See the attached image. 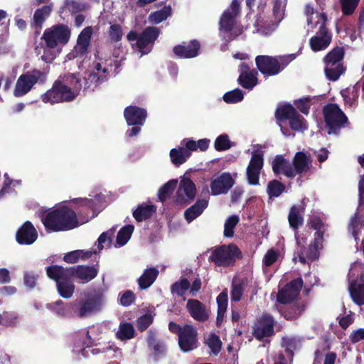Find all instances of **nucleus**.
Segmentation results:
<instances>
[{
  "instance_id": "c03bdc74",
  "label": "nucleus",
  "mask_w": 364,
  "mask_h": 364,
  "mask_svg": "<svg viewBox=\"0 0 364 364\" xmlns=\"http://www.w3.org/2000/svg\"><path fill=\"white\" fill-rule=\"evenodd\" d=\"M302 209L301 206H293L289 211L288 219L289 225L293 229H296L303 223Z\"/></svg>"
},
{
  "instance_id": "393cba45",
  "label": "nucleus",
  "mask_w": 364,
  "mask_h": 364,
  "mask_svg": "<svg viewBox=\"0 0 364 364\" xmlns=\"http://www.w3.org/2000/svg\"><path fill=\"white\" fill-rule=\"evenodd\" d=\"M16 240L21 245H31L38 238V233L29 221L26 222L16 232Z\"/></svg>"
},
{
  "instance_id": "c756f323",
  "label": "nucleus",
  "mask_w": 364,
  "mask_h": 364,
  "mask_svg": "<svg viewBox=\"0 0 364 364\" xmlns=\"http://www.w3.org/2000/svg\"><path fill=\"white\" fill-rule=\"evenodd\" d=\"M199 48V43L196 41H192L188 44L175 46L173 52L181 58H191L198 55Z\"/></svg>"
},
{
  "instance_id": "5701e85b",
  "label": "nucleus",
  "mask_w": 364,
  "mask_h": 364,
  "mask_svg": "<svg viewBox=\"0 0 364 364\" xmlns=\"http://www.w3.org/2000/svg\"><path fill=\"white\" fill-rule=\"evenodd\" d=\"M274 331V320L269 315H262L255 325L253 334L258 340L272 335Z\"/></svg>"
},
{
  "instance_id": "b1692460",
  "label": "nucleus",
  "mask_w": 364,
  "mask_h": 364,
  "mask_svg": "<svg viewBox=\"0 0 364 364\" xmlns=\"http://www.w3.org/2000/svg\"><path fill=\"white\" fill-rule=\"evenodd\" d=\"M117 348L114 347L111 344H108L106 347L95 348L91 350L90 348L82 346L80 344V342H78L77 343H75L73 352L75 354L77 359L80 360L82 358L88 356L89 352H92V354L106 353H107L108 358L116 357L117 355H115L114 354Z\"/></svg>"
},
{
  "instance_id": "bf43d9fd",
  "label": "nucleus",
  "mask_w": 364,
  "mask_h": 364,
  "mask_svg": "<svg viewBox=\"0 0 364 364\" xmlns=\"http://www.w3.org/2000/svg\"><path fill=\"white\" fill-rule=\"evenodd\" d=\"M190 287V284L188 279H181L175 282L171 286V292L178 296H183L186 291Z\"/></svg>"
},
{
  "instance_id": "3c124183",
  "label": "nucleus",
  "mask_w": 364,
  "mask_h": 364,
  "mask_svg": "<svg viewBox=\"0 0 364 364\" xmlns=\"http://www.w3.org/2000/svg\"><path fill=\"white\" fill-rule=\"evenodd\" d=\"M177 186L176 180H171L165 183L158 193L159 198L161 201L166 200L173 192Z\"/></svg>"
},
{
  "instance_id": "72a5a7b5",
  "label": "nucleus",
  "mask_w": 364,
  "mask_h": 364,
  "mask_svg": "<svg viewBox=\"0 0 364 364\" xmlns=\"http://www.w3.org/2000/svg\"><path fill=\"white\" fill-rule=\"evenodd\" d=\"M169 156L172 164L179 166L190 157L191 152L182 144L181 141L177 148H173L170 151Z\"/></svg>"
},
{
  "instance_id": "473e14b6",
  "label": "nucleus",
  "mask_w": 364,
  "mask_h": 364,
  "mask_svg": "<svg viewBox=\"0 0 364 364\" xmlns=\"http://www.w3.org/2000/svg\"><path fill=\"white\" fill-rule=\"evenodd\" d=\"M348 290L353 302L358 305L364 304V280L348 282Z\"/></svg>"
},
{
  "instance_id": "864d4df0",
  "label": "nucleus",
  "mask_w": 364,
  "mask_h": 364,
  "mask_svg": "<svg viewBox=\"0 0 364 364\" xmlns=\"http://www.w3.org/2000/svg\"><path fill=\"white\" fill-rule=\"evenodd\" d=\"M284 185L277 180L270 181L267 186V193L269 198L278 197L284 191Z\"/></svg>"
},
{
  "instance_id": "a211bd4d",
  "label": "nucleus",
  "mask_w": 364,
  "mask_h": 364,
  "mask_svg": "<svg viewBox=\"0 0 364 364\" xmlns=\"http://www.w3.org/2000/svg\"><path fill=\"white\" fill-rule=\"evenodd\" d=\"M42 73L38 70H34L32 73H27L21 75L17 80L14 95L16 97H20L30 92L33 85L38 81Z\"/></svg>"
},
{
  "instance_id": "6e6d98bb",
  "label": "nucleus",
  "mask_w": 364,
  "mask_h": 364,
  "mask_svg": "<svg viewBox=\"0 0 364 364\" xmlns=\"http://www.w3.org/2000/svg\"><path fill=\"white\" fill-rule=\"evenodd\" d=\"M239 222L237 215H231L227 218L224 225V235L228 237H232L234 228Z\"/></svg>"
},
{
  "instance_id": "2eb2a0df",
  "label": "nucleus",
  "mask_w": 364,
  "mask_h": 364,
  "mask_svg": "<svg viewBox=\"0 0 364 364\" xmlns=\"http://www.w3.org/2000/svg\"><path fill=\"white\" fill-rule=\"evenodd\" d=\"M196 191L195 183L188 176L183 175L180 179L175 201L180 205H186L195 198Z\"/></svg>"
},
{
  "instance_id": "9d476101",
  "label": "nucleus",
  "mask_w": 364,
  "mask_h": 364,
  "mask_svg": "<svg viewBox=\"0 0 364 364\" xmlns=\"http://www.w3.org/2000/svg\"><path fill=\"white\" fill-rule=\"evenodd\" d=\"M159 31L156 27H148L139 36L136 31H130L127 38L134 48L135 46L141 53V56L149 53L152 49L154 41L157 38Z\"/></svg>"
},
{
  "instance_id": "9b49d317",
  "label": "nucleus",
  "mask_w": 364,
  "mask_h": 364,
  "mask_svg": "<svg viewBox=\"0 0 364 364\" xmlns=\"http://www.w3.org/2000/svg\"><path fill=\"white\" fill-rule=\"evenodd\" d=\"M276 118L283 134H286L282 126V122L286 119L289 121L291 128L297 132H303L307 129L306 120L299 115L290 105H284L277 108L275 112Z\"/></svg>"
},
{
  "instance_id": "7ed1b4c3",
  "label": "nucleus",
  "mask_w": 364,
  "mask_h": 364,
  "mask_svg": "<svg viewBox=\"0 0 364 364\" xmlns=\"http://www.w3.org/2000/svg\"><path fill=\"white\" fill-rule=\"evenodd\" d=\"M82 87V80L75 74L65 75L61 80L56 81L52 88L41 95L45 103L54 105L73 100Z\"/></svg>"
},
{
  "instance_id": "49530a36",
  "label": "nucleus",
  "mask_w": 364,
  "mask_h": 364,
  "mask_svg": "<svg viewBox=\"0 0 364 364\" xmlns=\"http://www.w3.org/2000/svg\"><path fill=\"white\" fill-rule=\"evenodd\" d=\"M92 254V251L77 250L67 253L64 256L63 259L67 263L73 264L77 262L80 259H87L90 257Z\"/></svg>"
},
{
  "instance_id": "09e8293b",
  "label": "nucleus",
  "mask_w": 364,
  "mask_h": 364,
  "mask_svg": "<svg viewBox=\"0 0 364 364\" xmlns=\"http://www.w3.org/2000/svg\"><path fill=\"white\" fill-rule=\"evenodd\" d=\"M218 304V323L223 318L224 314L228 306V294L226 292L220 293L217 297Z\"/></svg>"
},
{
  "instance_id": "79ce46f5",
  "label": "nucleus",
  "mask_w": 364,
  "mask_h": 364,
  "mask_svg": "<svg viewBox=\"0 0 364 364\" xmlns=\"http://www.w3.org/2000/svg\"><path fill=\"white\" fill-rule=\"evenodd\" d=\"M134 230V227L132 225H127L122 228L118 232L116 240V247H122L126 245Z\"/></svg>"
},
{
  "instance_id": "4d7b16f0",
  "label": "nucleus",
  "mask_w": 364,
  "mask_h": 364,
  "mask_svg": "<svg viewBox=\"0 0 364 364\" xmlns=\"http://www.w3.org/2000/svg\"><path fill=\"white\" fill-rule=\"evenodd\" d=\"M278 26L279 24L274 21L268 25H259L257 23L255 26V29L253 31V33H257L262 36H267L271 35L277 29Z\"/></svg>"
},
{
  "instance_id": "4be33fe9",
  "label": "nucleus",
  "mask_w": 364,
  "mask_h": 364,
  "mask_svg": "<svg viewBox=\"0 0 364 364\" xmlns=\"http://www.w3.org/2000/svg\"><path fill=\"white\" fill-rule=\"evenodd\" d=\"M92 34V29L90 26L82 31L78 36L77 45L73 50L68 55L70 60L75 58H81L86 53L90 46Z\"/></svg>"
},
{
  "instance_id": "a878e982",
  "label": "nucleus",
  "mask_w": 364,
  "mask_h": 364,
  "mask_svg": "<svg viewBox=\"0 0 364 364\" xmlns=\"http://www.w3.org/2000/svg\"><path fill=\"white\" fill-rule=\"evenodd\" d=\"M124 115L128 125L142 126L146 118V112L144 109L129 106L124 109Z\"/></svg>"
},
{
  "instance_id": "e2e57ef3",
  "label": "nucleus",
  "mask_w": 364,
  "mask_h": 364,
  "mask_svg": "<svg viewBox=\"0 0 364 364\" xmlns=\"http://www.w3.org/2000/svg\"><path fill=\"white\" fill-rule=\"evenodd\" d=\"M114 230H115L112 228L107 230V232H102L100 235L97 240V242L96 244L97 249L99 250H102L104 248L105 245H107L110 243V238L113 235Z\"/></svg>"
},
{
  "instance_id": "37998d69",
  "label": "nucleus",
  "mask_w": 364,
  "mask_h": 364,
  "mask_svg": "<svg viewBox=\"0 0 364 364\" xmlns=\"http://www.w3.org/2000/svg\"><path fill=\"white\" fill-rule=\"evenodd\" d=\"M364 265L359 262H355L351 264L348 279L350 282H358L359 280H363L364 276Z\"/></svg>"
},
{
  "instance_id": "a19ab883",
  "label": "nucleus",
  "mask_w": 364,
  "mask_h": 364,
  "mask_svg": "<svg viewBox=\"0 0 364 364\" xmlns=\"http://www.w3.org/2000/svg\"><path fill=\"white\" fill-rule=\"evenodd\" d=\"M210 143V140L208 139H202L198 141H193L190 139H184L182 140V144L186 146L187 150L191 153L194 151H205Z\"/></svg>"
},
{
  "instance_id": "13d9d810",
  "label": "nucleus",
  "mask_w": 364,
  "mask_h": 364,
  "mask_svg": "<svg viewBox=\"0 0 364 364\" xmlns=\"http://www.w3.org/2000/svg\"><path fill=\"white\" fill-rule=\"evenodd\" d=\"M244 289L245 285L242 282L234 279L230 292L231 300L232 301H239L241 299Z\"/></svg>"
},
{
  "instance_id": "39448f33",
  "label": "nucleus",
  "mask_w": 364,
  "mask_h": 364,
  "mask_svg": "<svg viewBox=\"0 0 364 364\" xmlns=\"http://www.w3.org/2000/svg\"><path fill=\"white\" fill-rule=\"evenodd\" d=\"M111 59L105 53L97 51L86 75L83 78L84 89L94 90L109 76Z\"/></svg>"
},
{
  "instance_id": "412c9836",
  "label": "nucleus",
  "mask_w": 364,
  "mask_h": 364,
  "mask_svg": "<svg viewBox=\"0 0 364 364\" xmlns=\"http://www.w3.org/2000/svg\"><path fill=\"white\" fill-rule=\"evenodd\" d=\"M303 281L300 278L287 284L283 289L279 291L277 301L284 304L293 301L298 296Z\"/></svg>"
},
{
  "instance_id": "5fc2aeb1",
  "label": "nucleus",
  "mask_w": 364,
  "mask_h": 364,
  "mask_svg": "<svg viewBox=\"0 0 364 364\" xmlns=\"http://www.w3.org/2000/svg\"><path fill=\"white\" fill-rule=\"evenodd\" d=\"M148 345L150 348L153 349L154 355H159L165 351V346L159 341H157L153 333H149L148 336Z\"/></svg>"
},
{
  "instance_id": "e433bc0d",
  "label": "nucleus",
  "mask_w": 364,
  "mask_h": 364,
  "mask_svg": "<svg viewBox=\"0 0 364 364\" xmlns=\"http://www.w3.org/2000/svg\"><path fill=\"white\" fill-rule=\"evenodd\" d=\"M73 304L71 303H64L61 300L50 302L46 304V308L60 316H67L71 311Z\"/></svg>"
},
{
  "instance_id": "58836bf2",
  "label": "nucleus",
  "mask_w": 364,
  "mask_h": 364,
  "mask_svg": "<svg viewBox=\"0 0 364 364\" xmlns=\"http://www.w3.org/2000/svg\"><path fill=\"white\" fill-rule=\"evenodd\" d=\"M344 103L346 106L354 107L357 105L359 96V88L356 86L349 87L341 92Z\"/></svg>"
},
{
  "instance_id": "bb28decb",
  "label": "nucleus",
  "mask_w": 364,
  "mask_h": 364,
  "mask_svg": "<svg viewBox=\"0 0 364 364\" xmlns=\"http://www.w3.org/2000/svg\"><path fill=\"white\" fill-rule=\"evenodd\" d=\"M272 166L275 174H283L288 178L295 176V170H293V166L281 155L275 156L272 162Z\"/></svg>"
},
{
  "instance_id": "f257e3e1",
  "label": "nucleus",
  "mask_w": 364,
  "mask_h": 364,
  "mask_svg": "<svg viewBox=\"0 0 364 364\" xmlns=\"http://www.w3.org/2000/svg\"><path fill=\"white\" fill-rule=\"evenodd\" d=\"M102 196L96 195L95 198H80L73 200L82 210L77 213L66 206H62L47 214L42 219L46 228L49 231L58 232L68 230L87 223L95 215V208L100 203Z\"/></svg>"
},
{
  "instance_id": "8fccbe9b",
  "label": "nucleus",
  "mask_w": 364,
  "mask_h": 364,
  "mask_svg": "<svg viewBox=\"0 0 364 364\" xmlns=\"http://www.w3.org/2000/svg\"><path fill=\"white\" fill-rule=\"evenodd\" d=\"M285 3L282 0H274L273 17L274 22L279 24L284 16Z\"/></svg>"
},
{
  "instance_id": "4c0bfd02",
  "label": "nucleus",
  "mask_w": 364,
  "mask_h": 364,
  "mask_svg": "<svg viewBox=\"0 0 364 364\" xmlns=\"http://www.w3.org/2000/svg\"><path fill=\"white\" fill-rule=\"evenodd\" d=\"M159 271L154 267L146 269L143 274L139 278L138 284L141 289L149 287L156 280Z\"/></svg>"
},
{
  "instance_id": "de8ad7c7",
  "label": "nucleus",
  "mask_w": 364,
  "mask_h": 364,
  "mask_svg": "<svg viewBox=\"0 0 364 364\" xmlns=\"http://www.w3.org/2000/svg\"><path fill=\"white\" fill-rule=\"evenodd\" d=\"M134 328L132 323L128 322L121 323L116 333L117 338L123 341L134 337Z\"/></svg>"
},
{
  "instance_id": "1a4fd4ad",
  "label": "nucleus",
  "mask_w": 364,
  "mask_h": 364,
  "mask_svg": "<svg viewBox=\"0 0 364 364\" xmlns=\"http://www.w3.org/2000/svg\"><path fill=\"white\" fill-rule=\"evenodd\" d=\"M295 54L279 56L277 58L259 55L255 59L257 66L263 74L274 75L279 73L285 66L296 58Z\"/></svg>"
},
{
  "instance_id": "6ab92c4d",
  "label": "nucleus",
  "mask_w": 364,
  "mask_h": 364,
  "mask_svg": "<svg viewBox=\"0 0 364 364\" xmlns=\"http://www.w3.org/2000/svg\"><path fill=\"white\" fill-rule=\"evenodd\" d=\"M98 270L94 267L78 265L66 267L65 275H70L75 278L79 283L85 284L93 279L97 275Z\"/></svg>"
},
{
  "instance_id": "0eeeda50",
  "label": "nucleus",
  "mask_w": 364,
  "mask_h": 364,
  "mask_svg": "<svg viewBox=\"0 0 364 364\" xmlns=\"http://www.w3.org/2000/svg\"><path fill=\"white\" fill-rule=\"evenodd\" d=\"M240 4L232 0L230 7L225 10L220 19V35L227 41H232L242 33V28L237 26L235 18L239 13Z\"/></svg>"
},
{
  "instance_id": "ea45409f",
  "label": "nucleus",
  "mask_w": 364,
  "mask_h": 364,
  "mask_svg": "<svg viewBox=\"0 0 364 364\" xmlns=\"http://www.w3.org/2000/svg\"><path fill=\"white\" fill-rule=\"evenodd\" d=\"M156 211V207L153 205L141 204L133 211V217L139 222L149 218Z\"/></svg>"
},
{
  "instance_id": "f03ea898",
  "label": "nucleus",
  "mask_w": 364,
  "mask_h": 364,
  "mask_svg": "<svg viewBox=\"0 0 364 364\" xmlns=\"http://www.w3.org/2000/svg\"><path fill=\"white\" fill-rule=\"evenodd\" d=\"M70 38V30L68 26L54 25L44 31L41 38L45 42V46L37 47L36 53L43 61L50 63L60 48L68 43Z\"/></svg>"
},
{
  "instance_id": "69168bd1",
  "label": "nucleus",
  "mask_w": 364,
  "mask_h": 364,
  "mask_svg": "<svg viewBox=\"0 0 364 364\" xmlns=\"http://www.w3.org/2000/svg\"><path fill=\"white\" fill-rule=\"evenodd\" d=\"M360 0H341L342 11L345 15H350L355 10Z\"/></svg>"
},
{
  "instance_id": "7c9ffc66",
  "label": "nucleus",
  "mask_w": 364,
  "mask_h": 364,
  "mask_svg": "<svg viewBox=\"0 0 364 364\" xmlns=\"http://www.w3.org/2000/svg\"><path fill=\"white\" fill-rule=\"evenodd\" d=\"M186 308L190 315L197 321H203L208 318V312L205 306L196 299H189Z\"/></svg>"
},
{
  "instance_id": "2f4dec72",
  "label": "nucleus",
  "mask_w": 364,
  "mask_h": 364,
  "mask_svg": "<svg viewBox=\"0 0 364 364\" xmlns=\"http://www.w3.org/2000/svg\"><path fill=\"white\" fill-rule=\"evenodd\" d=\"M293 170L295 176L307 172L311 167V159L303 151L297 152L293 159Z\"/></svg>"
},
{
  "instance_id": "aec40b11",
  "label": "nucleus",
  "mask_w": 364,
  "mask_h": 364,
  "mask_svg": "<svg viewBox=\"0 0 364 364\" xmlns=\"http://www.w3.org/2000/svg\"><path fill=\"white\" fill-rule=\"evenodd\" d=\"M178 344L182 351L188 352L197 347V332L190 325H186L180 331Z\"/></svg>"
},
{
  "instance_id": "f704fd0d",
  "label": "nucleus",
  "mask_w": 364,
  "mask_h": 364,
  "mask_svg": "<svg viewBox=\"0 0 364 364\" xmlns=\"http://www.w3.org/2000/svg\"><path fill=\"white\" fill-rule=\"evenodd\" d=\"M208 202L205 199L198 200L193 205L188 208L184 216L188 223L192 222L198 218L207 208Z\"/></svg>"
},
{
  "instance_id": "f3484780",
  "label": "nucleus",
  "mask_w": 364,
  "mask_h": 364,
  "mask_svg": "<svg viewBox=\"0 0 364 364\" xmlns=\"http://www.w3.org/2000/svg\"><path fill=\"white\" fill-rule=\"evenodd\" d=\"M263 166V152L261 150L253 151L246 169V176L250 185L257 186L259 184V175Z\"/></svg>"
},
{
  "instance_id": "dca6fc26",
  "label": "nucleus",
  "mask_w": 364,
  "mask_h": 364,
  "mask_svg": "<svg viewBox=\"0 0 364 364\" xmlns=\"http://www.w3.org/2000/svg\"><path fill=\"white\" fill-rule=\"evenodd\" d=\"M235 184V179L228 172L214 174L210 181L213 196L226 194Z\"/></svg>"
},
{
  "instance_id": "c85d7f7f",
  "label": "nucleus",
  "mask_w": 364,
  "mask_h": 364,
  "mask_svg": "<svg viewBox=\"0 0 364 364\" xmlns=\"http://www.w3.org/2000/svg\"><path fill=\"white\" fill-rule=\"evenodd\" d=\"M104 304V296L102 294H98L82 303L79 308L78 314L80 316H85L100 310Z\"/></svg>"
},
{
  "instance_id": "20e7f679",
  "label": "nucleus",
  "mask_w": 364,
  "mask_h": 364,
  "mask_svg": "<svg viewBox=\"0 0 364 364\" xmlns=\"http://www.w3.org/2000/svg\"><path fill=\"white\" fill-rule=\"evenodd\" d=\"M309 225L311 228L316 230L314 234V243H311L307 248L304 247L306 241L303 239L296 238L298 249L294 261L297 259L301 263H306L307 261L315 260L318 257V251L323 247V234L326 228L318 217H314L310 220Z\"/></svg>"
},
{
  "instance_id": "423d86ee",
  "label": "nucleus",
  "mask_w": 364,
  "mask_h": 364,
  "mask_svg": "<svg viewBox=\"0 0 364 364\" xmlns=\"http://www.w3.org/2000/svg\"><path fill=\"white\" fill-rule=\"evenodd\" d=\"M308 26H318V31L310 39V46L314 51L325 50L331 41V35L325 27L326 16L323 13L315 11L309 5L306 6Z\"/></svg>"
},
{
  "instance_id": "774afa93",
  "label": "nucleus",
  "mask_w": 364,
  "mask_h": 364,
  "mask_svg": "<svg viewBox=\"0 0 364 364\" xmlns=\"http://www.w3.org/2000/svg\"><path fill=\"white\" fill-rule=\"evenodd\" d=\"M154 316L151 314H146L141 316L137 320V326L140 331H144L152 323Z\"/></svg>"
},
{
  "instance_id": "4468645a",
  "label": "nucleus",
  "mask_w": 364,
  "mask_h": 364,
  "mask_svg": "<svg viewBox=\"0 0 364 364\" xmlns=\"http://www.w3.org/2000/svg\"><path fill=\"white\" fill-rule=\"evenodd\" d=\"M240 255V252L235 245H223L214 250L210 259L218 266H228Z\"/></svg>"
},
{
  "instance_id": "ddd939ff",
  "label": "nucleus",
  "mask_w": 364,
  "mask_h": 364,
  "mask_svg": "<svg viewBox=\"0 0 364 364\" xmlns=\"http://www.w3.org/2000/svg\"><path fill=\"white\" fill-rule=\"evenodd\" d=\"M324 119L328 128V133L336 134L344 127L348 118L340 107L335 104H329L323 108Z\"/></svg>"
},
{
  "instance_id": "680f3d73",
  "label": "nucleus",
  "mask_w": 364,
  "mask_h": 364,
  "mask_svg": "<svg viewBox=\"0 0 364 364\" xmlns=\"http://www.w3.org/2000/svg\"><path fill=\"white\" fill-rule=\"evenodd\" d=\"M206 343L214 354H218L221 348V341L215 334H210L206 339Z\"/></svg>"
},
{
  "instance_id": "6e6552de",
  "label": "nucleus",
  "mask_w": 364,
  "mask_h": 364,
  "mask_svg": "<svg viewBox=\"0 0 364 364\" xmlns=\"http://www.w3.org/2000/svg\"><path fill=\"white\" fill-rule=\"evenodd\" d=\"M65 268L52 265L48 267L46 272L49 278L56 282L57 291L59 295L64 299H70L75 291V284L70 275H65Z\"/></svg>"
},
{
  "instance_id": "052dcab7",
  "label": "nucleus",
  "mask_w": 364,
  "mask_h": 364,
  "mask_svg": "<svg viewBox=\"0 0 364 364\" xmlns=\"http://www.w3.org/2000/svg\"><path fill=\"white\" fill-rule=\"evenodd\" d=\"M244 97V95L241 90L235 89L234 90L226 92L223 95V100L228 103H237L240 102Z\"/></svg>"
},
{
  "instance_id": "603ef678",
  "label": "nucleus",
  "mask_w": 364,
  "mask_h": 364,
  "mask_svg": "<svg viewBox=\"0 0 364 364\" xmlns=\"http://www.w3.org/2000/svg\"><path fill=\"white\" fill-rule=\"evenodd\" d=\"M233 146V143L230 140L228 135L220 134L214 142L215 149L217 151H225L230 149Z\"/></svg>"
},
{
  "instance_id": "0e129e2a",
  "label": "nucleus",
  "mask_w": 364,
  "mask_h": 364,
  "mask_svg": "<svg viewBox=\"0 0 364 364\" xmlns=\"http://www.w3.org/2000/svg\"><path fill=\"white\" fill-rule=\"evenodd\" d=\"M18 322V316L15 312H4L1 315V324L5 326H14Z\"/></svg>"
},
{
  "instance_id": "f8f14e48",
  "label": "nucleus",
  "mask_w": 364,
  "mask_h": 364,
  "mask_svg": "<svg viewBox=\"0 0 364 364\" xmlns=\"http://www.w3.org/2000/svg\"><path fill=\"white\" fill-rule=\"evenodd\" d=\"M343 55V49L337 47L329 52L325 57L324 71L328 80L336 81L344 72V68L341 63Z\"/></svg>"
},
{
  "instance_id": "cd10ccee",
  "label": "nucleus",
  "mask_w": 364,
  "mask_h": 364,
  "mask_svg": "<svg viewBox=\"0 0 364 364\" xmlns=\"http://www.w3.org/2000/svg\"><path fill=\"white\" fill-rule=\"evenodd\" d=\"M257 72L250 70L245 63L240 65V75L238 78L239 82L244 88L252 90L257 84Z\"/></svg>"
},
{
  "instance_id": "338daca9",
  "label": "nucleus",
  "mask_w": 364,
  "mask_h": 364,
  "mask_svg": "<svg viewBox=\"0 0 364 364\" xmlns=\"http://www.w3.org/2000/svg\"><path fill=\"white\" fill-rule=\"evenodd\" d=\"M122 31L119 25L112 24L109 29V36L112 41L117 42L122 39Z\"/></svg>"
},
{
  "instance_id": "a18cd8bd",
  "label": "nucleus",
  "mask_w": 364,
  "mask_h": 364,
  "mask_svg": "<svg viewBox=\"0 0 364 364\" xmlns=\"http://www.w3.org/2000/svg\"><path fill=\"white\" fill-rule=\"evenodd\" d=\"M171 15V7L170 6H166L161 10L151 13L149 16V20L152 23L158 24L165 21Z\"/></svg>"
},
{
  "instance_id": "c9c22d12",
  "label": "nucleus",
  "mask_w": 364,
  "mask_h": 364,
  "mask_svg": "<svg viewBox=\"0 0 364 364\" xmlns=\"http://www.w3.org/2000/svg\"><path fill=\"white\" fill-rule=\"evenodd\" d=\"M52 9V4L37 9L33 14L32 26L41 29L46 18L50 16Z\"/></svg>"
}]
</instances>
